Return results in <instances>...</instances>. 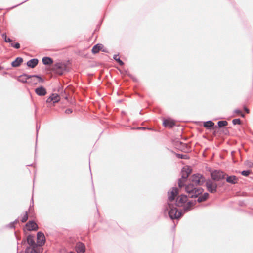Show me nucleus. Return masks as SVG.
Returning <instances> with one entry per match:
<instances>
[{
    "label": "nucleus",
    "instance_id": "obj_1",
    "mask_svg": "<svg viewBox=\"0 0 253 253\" xmlns=\"http://www.w3.org/2000/svg\"><path fill=\"white\" fill-rule=\"evenodd\" d=\"M178 194V189L176 187L172 188L171 191L168 192V201L167 204L165 206L164 211L165 212H168L169 217L171 219H178L183 214L182 211H178L172 203L174 201Z\"/></svg>",
    "mask_w": 253,
    "mask_h": 253
},
{
    "label": "nucleus",
    "instance_id": "obj_2",
    "mask_svg": "<svg viewBox=\"0 0 253 253\" xmlns=\"http://www.w3.org/2000/svg\"><path fill=\"white\" fill-rule=\"evenodd\" d=\"M190 183L185 186V191L189 197H198L204 190L202 188H196L195 186L202 185L206 181V179L200 174H195L190 178Z\"/></svg>",
    "mask_w": 253,
    "mask_h": 253
},
{
    "label": "nucleus",
    "instance_id": "obj_3",
    "mask_svg": "<svg viewBox=\"0 0 253 253\" xmlns=\"http://www.w3.org/2000/svg\"><path fill=\"white\" fill-rule=\"evenodd\" d=\"M188 200L187 196L183 194L178 196L175 200V206L178 207L183 206V212H187L191 210V207L196 204V200L188 201L185 204Z\"/></svg>",
    "mask_w": 253,
    "mask_h": 253
},
{
    "label": "nucleus",
    "instance_id": "obj_4",
    "mask_svg": "<svg viewBox=\"0 0 253 253\" xmlns=\"http://www.w3.org/2000/svg\"><path fill=\"white\" fill-rule=\"evenodd\" d=\"M191 173V169L188 167L186 166L182 169L181 171V177L178 181V185L180 188L184 185L185 182Z\"/></svg>",
    "mask_w": 253,
    "mask_h": 253
},
{
    "label": "nucleus",
    "instance_id": "obj_5",
    "mask_svg": "<svg viewBox=\"0 0 253 253\" xmlns=\"http://www.w3.org/2000/svg\"><path fill=\"white\" fill-rule=\"evenodd\" d=\"M226 175V174L219 170H215L211 173L212 179L215 181H219L222 179H225Z\"/></svg>",
    "mask_w": 253,
    "mask_h": 253
},
{
    "label": "nucleus",
    "instance_id": "obj_6",
    "mask_svg": "<svg viewBox=\"0 0 253 253\" xmlns=\"http://www.w3.org/2000/svg\"><path fill=\"white\" fill-rule=\"evenodd\" d=\"M205 182L207 189L209 192L211 193L216 192L217 184L215 182H213L210 179H208Z\"/></svg>",
    "mask_w": 253,
    "mask_h": 253
},
{
    "label": "nucleus",
    "instance_id": "obj_7",
    "mask_svg": "<svg viewBox=\"0 0 253 253\" xmlns=\"http://www.w3.org/2000/svg\"><path fill=\"white\" fill-rule=\"evenodd\" d=\"M37 244L39 246H42L45 242V236L42 232H38L37 234Z\"/></svg>",
    "mask_w": 253,
    "mask_h": 253
},
{
    "label": "nucleus",
    "instance_id": "obj_8",
    "mask_svg": "<svg viewBox=\"0 0 253 253\" xmlns=\"http://www.w3.org/2000/svg\"><path fill=\"white\" fill-rule=\"evenodd\" d=\"M163 125L165 127L171 128L175 125V123L173 120L168 118L163 120Z\"/></svg>",
    "mask_w": 253,
    "mask_h": 253
},
{
    "label": "nucleus",
    "instance_id": "obj_9",
    "mask_svg": "<svg viewBox=\"0 0 253 253\" xmlns=\"http://www.w3.org/2000/svg\"><path fill=\"white\" fill-rule=\"evenodd\" d=\"M75 250L77 253H84L85 251V245L83 243L79 242L76 245Z\"/></svg>",
    "mask_w": 253,
    "mask_h": 253
},
{
    "label": "nucleus",
    "instance_id": "obj_10",
    "mask_svg": "<svg viewBox=\"0 0 253 253\" xmlns=\"http://www.w3.org/2000/svg\"><path fill=\"white\" fill-rule=\"evenodd\" d=\"M65 66L60 63H57L54 64L53 69L56 71V72L59 74L62 75L63 73V69H65Z\"/></svg>",
    "mask_w": 253,
    "mask_h": 253
},
{
    "label": "nucleus",
    "instance_id": "obj_11",
    "mask_svg": "<svg viewBox=\"0 0 253 253\" xmlns=\"http://www.w3.org/2000/svg\"><path fill=\"white\" fill-rule=\"evenodd\" d=\"M35 91L38 95L41 96H44L47 93L46 89L42 86L36 88Z\"/></svg>",
    "mask_w": 253,
    "mask_h": 253
},
{
    "label": "nucleus",
    "instance_id": "obj_12",
    "mask_svg": "<svg viewBox=\"0 0 253 253\" xmlns=\"http://www.w3.org/2000/svg\"><path fill=\"white\" fill-rule=\"evenodd\" d=\"M28 230H38V226L37 224L33 221H29L26 225Z\"/></svg>",
    "mask_w": 253,
    "mask_h": 253
},
{
    "label": "nucleus",
    "instance_id": "obj_13",
    "mask_svg": "<svg viewBox=\"0 0 253 253\" xmlns=\"http://www.w3.org/2000/svg\"><path fill=\"white\" fill-rule=\"evenodd\" d=\"M30 78H32V75H28L26 74H23L18 77V81L22 83H28Z\"/></svg>",
    "mask_w": 253,
    "mask_h": 253
},
{
    "label": "nucleus",
    "instance_id": "obj_14",
    "mask_svg": "<svg viewBox=\"0 0 253 253\" xmlns=\"http://www.w3.org/2000/svg\"><path fill=\"white\" fill-rule=\"evenodd\" d=\"M27 242L31 247H36L37 244L34 241V236L29 235L27 237Z\"/></svg>",
    "mask_w": 253,
    "mask_h": 253
},
{
    "label": "nucleus",
    "instance_id": "obj_15",
    "mask_svg": "<svg viewBox=\"0 0 253 253\" xmlns=\"http://www.w3.org/2000/svg\"><path fill=\"white\" fill-rule=\"evenodd\" d=\"M226 181L228 183H231L232 184H235L236 183H237L238 179L236 177V176L234 175L227 176V177H225Z\"/></svg>",
    "mask_w": 253,
    "mask_h": 253
},
{
    "label": "nucleus",
    "instance_id": "obj_16",
    "mask_svg": "<svg viewBox=\"0 0 253 253\" xmlns=\"http://www.w3.org/2000/svg\"><path fill=\"white\" fill-rule=\"evenodd\" d=\"M23 59L21 57H17L16 59L11 63L13 67H18L23 62Z\"/></svg>",
    "mask_w": 253,
    "mask_h": 253
},
{
    "label": "nucleus",
    "instance_id": "obj_17",
    "mask_svg": "<svg viewBox=\"0 0 253 253\" xmlns=\"http://www.w3.org/2000/svg\"><path fill=\"white\" fill-rule=\"evenodd\" d=\"M38 60L36 58L32 59L27 62V65L32 68H34L38 63Z\"/></svg>",
    "mask_w": 253,
    "mask_h": 253
},
{
    "label": "nucleus",
    "instance_id": "obj_18",
    "mask_svg": "<svg viewBox=\"0 0 253 253\" xmlns=\"http://www.w3.org/2000/svg\"><path fill=\"white\" fill-rule=\"evenodd\" d=\"M103 47V45L101 44H97L95 45L92 49V52L94 54L97 53L100 50H101Z\"/></svg>",
    "mask_w": 253,
    "mask_h": 253
},
{
    "label": "nucleus",
    "instance_id": "obj_19",
    "mask_svg": "<svg viewBox=\"0 0 253 253\" xmlns=\"http://www.w3.org/2000/svg\"><path fill=\"white\" fill-rule=\"evenodd\" d=\"M42 62L45 65H49L53 63V59L49 57H44L42 59Z\"/></svg>",
    "mask_w": 253,
    "mask_h": 253
},
{
    "label": "nucleus",
    "instance_id": "obj_20",
    "mask_svg": "<svg viewBox=\"0 0 253 253\" xmlns=\"http://www.w3.org/2000/svg\"><path fill=\"white\" fill-rule=\"evenodd\" d=\"M214 123L211 121H208L204 122L203 126L208 129H210L211 127L214 126Z\"/></svg>",
    "mask_w": 253,
    "mask_h": 253
},
{
    "label": "nucleus",
    "instance_id": "obj_21",
    "mask_svg": "<svg viewBox=\"0 0 253 253\" xmlns=\"http://www.w3.org/2000/svg\"><path fill=\"white\" fill-rule=\"evenodd\" d=\"M51 96L53 97V102L54 103L59 102L60 99L59 95L56 93L52 94Z\"/></svg>",
    "mask_w": 253,
    "mask_h": 253
},
{
    "label": "nucleus",
    "instance_id": "obj_22",
    "mask_svg": "<svg viewBox=\"0 0 253 253\" xmlns=\"http://www.w3.org/2000/svg\"><path fill=\"white\" fill-rule=\"evenodd\" d=\"M113 59L116 60L120 65L122 66L124 65V62L120 59L118 54H115L113 56Z\"/></svg>",
    "mask_w": 253,
    "mask_h": 253
},
{
    "label": "nucleus",
    "instance_id": "obj_23",
    "mask_svg": "<svg viewBox=\"0 0 253 253\" xmlns=\"http://www.w3.org/2000/svg\"><path fill=\"white\" fill-rule=\"evenodd\" d=\"M36 247H31V246L27 247V248L26 249V250H25V253H34V252H35V248Z\"/></svg>",
    "mask_w": 253,
    "mask_h": 253
},
{
    "label": "nucleus",
    "instance_id": "obj_24",
    "mask_svg": "<svg viewBox=\"0 0 253 253\" xmlns=\"http://www.w3.org/2000/svg\"><path fill=\"white\" fill-rule=\"evenodd\" d=\"M36 78L37 79V82L38 83H42L44 82V80L39 75H32V78Z\"/></svg>",
    "mask_w": 253,
    "mask_h": 253
},
{
    "label": "nucleus",
    "instance_id": "obj_25",
    "mask_svg": "<svg viewBox=\"0 0 253 253\" xmlns=\"http://www.w3.org/2000/svg\"><path fill=\"white\" fill-rule=\"evenodd\" d=\"M218 126L221 127L227 125L228 122L226 121H219L217 123Z\"/></svg>",
    "mask_w": 253,
    "mask_h": 253
},
{
    "label": "nucleus",
    "instance_id": "obj_26",
    "mask_svg": "<svg viewBox=\"0 0 253 253\" xmlns=\"http://www.w3.org/2000/svg\"><path fill=\"white\" fill-rule=\"evenodd\" d=\"M34 253H42V248L41 247V246L38 247L37 245H36V247L35 248Z\"/></svg>",
    "mask_w": 253,
    "mask_h": 253
},
{
    "label": "nucleus",
    "instance_id": "obj_27",
    "mask_svg": "<svg viewBox=\"0 0 253 253\" xmlns=\"http://www.w3.org/2000/svg\"><path fill=\"white\" fill-rule=\"evenodd\" d=\"M1 36L5 42H10L12 41V40L9 38H7L6 33H3Z\"/></svg>",
    "mask_w": 253,
    "mask_h": 253
},
{
    "label": "nucleus",
    "instance_id": "obj_28",
    "mask_svg": "<svg viewBox=\"0 0 253 253\" xmlns=\"http://www.w3.org/2000/svg\"><path fill=\"white\" fill-rule=\"evenodd\" d=\"M36 78H30L28 80V83H32L34 84H38L37 80L36 79Z\"/></svg>",
    "mask_w": 253,
    "mask_h": 253
},
{
    "label": "nucleus",
    "instance_id": "obj_29",
    "mask_svg": "<svg viewBox=\"0 0 253 253\" xmlns=\"http://www.w3.org/2000/svg\"><path fill=\"white\" fill-rule=\"evenodd\" d=\"M28 218V211H26L25 214L24 215L21 219V222L23 223L25 222Z\"/></svg>",
    "mask_w": 253,
    "mask_h": 253
},
{
    "label": "nucleus",
    "instance_id": "obj_30",
    "mask_svg": "<svg viewBox=\"0 0 253 253\" xmlns=\"http://www.w3.org/2000/svg\"><path fill=\"white\" fill-rule=\"evenodd\" d=\"M176 156L178 158L186 159L188 158V156L185 154H176Z\"/></svg>",
    "mask_w": 253,
    "mask_h": 253
},
{
    "label": "nucleus",
    "instance_id": "obj_31",
    "mask_svg": "<svg viewBox=\"0 0 253 253\" xmlns=\"http://www.w3.org/2000/svg\"><path fill=\"white\" fill-rule=\"evenodd\" d=\"M232 123L235 125L237 124L240 125L241 123V121L240 119H235L232 120Z\"/></svg>",
    "mask_w": 253,
    "mask_h": 253
},
{
    "label": "nucleus",
    "instance_id": "obj_32",
    "mask_svg": "<svg viewBox=\"0 0 253 253\" xmlns=\"http://www.w3.org/2000/svg\"><path fill=\"white\" fill-rule=\"evenodd\" d=\"M250 173V170H244L241 172V174L242 175L245 176H248Z\"/></svg>",
    "mask_w": 253,
    "mask_h": 253
},
{
    "label": "nucleus",
    "instance_id": "obj_33",
    "mask_svg": "<svg viewBox=\"0 0 253 253\" xmlns=\"http://www.w3.org/2000/svg\"><path fill=\"white\" fill-rule=\"evenodd\" d=\"M11 46L16 49H19L20 47V44L18 42L14 44L13 43H11Z\"/></svg>",
    "mask_w": 253,
    "mask_h": 253
},
{
    "label": "nucleus",
    "instance_id": "obj_34",
    "mask_svg": "<svg viewBox=\"0 0 253 253\" xmlns=\"http://www.w3.org/2000/svg\"><path fill=\"white\" fill-rule=\"evenodd\" d=\"M205 198H203V197L201 195L198 197V199L197 200H196V202L197 201L199 203L205 201V200L204 199Z\"/></svg>",
    "mask_w": 253,
    "mask_h": 253
},
{
    "label": "nucleus",
    "instance_id": "obj_35",
    "mask_svg": "<svg viewBox=\"0 0 253 253\" xmlns=\"http://www.w3.org/2000/svg\"><path fill=\"white\" fill-rule=\"evenodd\" d=\"M53 102V97H52L51 95L46 100L47 103H50Z\"/></svg>",
    "mask_w": 253,
    "mask_h": 253
},
{
    "label": "nucleus",
    "instance_id": "obj_36",
    "mask_svg": "<svg viewBox=\"0 0 253 253\" xmlns=\"http://www.w3.org/2000/svg\"><path fill=\"white\" fill-rule=\"evenodd\" d=\"M53 102V97H52L51 95L46 100L47 103H50Z\"/></svg>",
    "mask_w": 253,
    "mask_h": 253
},
{
    "label": "nucleus",
    "instance_id": "obj_37",
    "mask_svg": "<svg viewBox=\"0 0 253 253\" xmlns=\"http://www.w3.org/2000/svg\"><path fill=\"white\" fill-rule=\"evenodd\" d=\"M66 114H70L72 112V110L70 108L67 109L65 111Z\"/></svg>",
    "mask_w": 253,
    "mask_h": 253
},
{
    "label": "nucleus",
    "instance_id": "obj_38",
    "mask_svg": "<svg viewBox=\"0 0 253 253\" xmlns=\"http://www.w3.org/2000/svg\"><path fill=\"white\" fill-rule=\"evenodd\" d=\"M202 196L203 197V198H205L204 199L206 200L209 196V194L208 193H204V194Z\"/></svg>",
    "mask_w": 253,
    "mask_h": 253
},
{
    "label": "nucleus",
    "instance_id": "obj_39",
    "mask_svg": "<svg viewBox=\"0 0 253 253\" xmlns=\"http://www.w3.org/2000/svg\"><path fill=\"white\" fill-rule=\"evenodd\" d=\"M17 220H15L14 221V222L10 223V224L8 225V226H9V227L10 228H13V227H14V225H13L14 223H17Z\"/></svg>",
    "mask_w": 253,
    "mask_h": 253
},
{
    "label": "nucleus",
    "instance_id": "obj_40",
    "mask_svg": "<svg viewBox=\"0 0 253 253\" xmlns=\"http://www.w3.org/2000/svg\"><path fill=\"white\" fill-rule=\"evenodd\" d=\"M31 201H32V205H30V207H29V212H31V211L32 210V207H33V203H34V202H33V198H32Z\"/></svg>",
    "mask_w": 253,
    "mask_h": 253
},
{
    "label": "nucleus",
    "instance_id": "obj_41",
    "mask_svg": "<svg viewBox=\"0 0 253 253\" xmlns=\"http://www.w3.org/2000/svg\"><path fill=\"white\" fill-rule=\"evenodd\" d=\"M241 112H242L241 110H240V109H235L234 110V112L235 113L239 114V115H240V113H241Z\"/></svg>",
    "mask_w": 253,
    "mask_h": 253
},
{
    "label": "nucleus",
    "instance_id": "obj_42",
    "mask_svg": "<svg viewBox=\"0 0 253 253\" xmlns=\"http://www.w3.org/2000/svg\"><path fill=\"white\" fill-rule=\"evenodd\" d=\"M244 110L246 111L247 113H249L250 110L248 108H247L246 106H244Z\"/></svg>",
    "mask_w": 253,
    "mask_h": 253
},
{
    "label": "nucleus",
    "instance_id": "obj_43",
    "mask_svg": "<svg viewBox=\"0 0 253 253\" xmlns=\"http://www.w3.org/2000/svg\"><path fill=\"white\" fill-rule=\"evenodd\" d=\"M248 165H249V167H253V163H251V162H250V163L248 164Z\"/></svg>",
    "mask_w": 253,
    "mask_h": 253
},
{
    "label": "nucleus",
    "instance_id": "obj_44",
    "mask_svg": "<svg viewBox=\"0 0 253 253\" xmlns=\"http://www.w3.org/2000/svg\"><path fill=\"white\" fill-rule=\"evenodd\" d=\"M27 0H25L24 1H23V2H21V3H19V4H18V5H16V6H13L12 8L15 7H16L17 6L19 5H20L21 4L23 3H24V2H26V1H27Z\"/></svg>",
    "mask_w": 253,
    "mask_h": 253
},
{
    "label": "nucleus",
    "instance_id": "obj_45",
    "mask_svg": "<svg viewBox=\"0 0 253 253\" xmlns=\"http://www.w3.org/2000/svg\"><path fill=\"white\" fill-rule=\"evenodd\" d=\"M240 115H241V116L243 118L245 117V114H243L242 112H241V113L240 114Z\"/></svg>",
    "mask_w": 253,
    "mask_h": 253
},
{
    "label": "nucleus",
    "instance_id": "obj_46",
    "mask_svg": "<svg viewBox=\"0 0 253 253\" xmlns=\"http://www.w3.org/2000/svg\"><path fill=\"white\" fill-rule=\"evenodd\" d=\"M40 127H38V126H36V129H37V131H38V129H39Z\"/></svg>",
    "mask_w": 253,
    "mask_h": 253
},
{
    "label": "nucleus",
    "instance_id": "obj_47",
    "mask_svg": "<svg viewBox=\"0 0 253 253\" xmlns=\"http://www.w3.org/2000/svg\"><path fill=\"white\" fill-rule=\"evenodd\" d=\"M22 243H24V244H25V241H22Z\"/></svg>",
    "mask_w": 253,
    "mask_h": 253
},
{
    "label": "nucleus",
    "instance_id": "obj_48",
    "mask_svg": "<svg viewBox=\"0 0 253 253\" xmlns=\"http://www.w3.org/2000/svg\"><path fill=\"white\" fill-rule=\"evenodd\" d=\"M139 128V129H141V128ZM142 129H145V127H142Z\"/></svg>",
    "mask_w": 253,
    "mask_h": 253
},
{
    "label": "nucleus",
    "instance_id": "obj_49",
    "mask_svg": "<svg viewBox=\"0 0 253 253\" xmlns=\"http://www.w3.org/2000/svg\"><path fill=\"white\" fill-rule=\"evenodd\" d=\"M102 51H103V52H107V51H106V50H104V49L102 50Z\"/></svg>",
    "mask_w": 253,
    "mask_h": 253
},
{
    "label": "nucleus",
    "instance_id": "obj_50",
    "mask_svg": "<svg viewBox=\"0 0 253 253\" xmlns=\"http://www.w3.org/2000/svg\"><path fill=\"white\" fill-rule=\"evenodd\" d=\"M69 253H75L73 252H69Z\"/></svg>",
    "mask_w": 253,
    "mask_h": 253
}]
</instances>
